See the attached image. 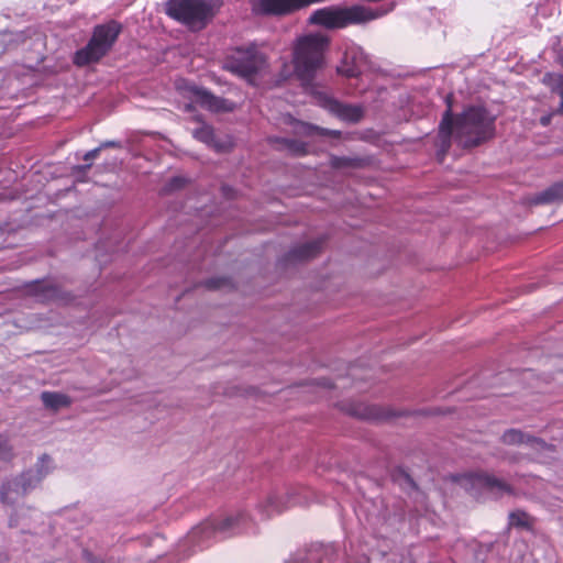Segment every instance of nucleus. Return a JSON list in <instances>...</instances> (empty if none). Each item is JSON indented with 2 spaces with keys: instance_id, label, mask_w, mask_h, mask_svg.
<instances>
[{
  "instance_id": "obj_37",
  "label": "nucleus",
  "mask_w": 563,
  "mask_h": 563,
  "mask_svg": "<svg viewBox=\"0 0 563 563\" xmlns=\"http://www.w3.org/2000/svg\"><path fill=\"white\" fill-rule=\"evenodd\" d=\"M316 383L319 386H322V387L329 388V389L333 388V386H334L333 383L331 382V379L324 378V377L316 379Z\"/></svg>"
},
{
  "instance_id": "obj_1",
  "label": "nucleus",
  "mask_w": 563,
  "mask_h": 563,
  "mask_svg": "<svg viewBox=\"0 0 563 563\" xmlns=\"http://www.w3.org/2000/svg\"><path fill=\"white\" fill-rule=\"evenodd\" d=\"M329 36L310 33L299 36L292 46L294 74L305 89H312L319 71L325 67Z\"/></svg>"
},
{
  "instance_id": "obj_6",
  "label": "nucleus",
  "mask_w": 563,
  "mask_h": 563,
  "mask_svg": "<svg viewBox=\"0 0 563 563\" xmlns=\"http://www.w3.org/2000/svg\"><path fill=\"white\" fill-rule=\"evenodd\" d=\"M267 59L256 45L252 44L246 47H235L225 57L223 68L245 80L250 84L254 82V78L266 68Z\"/></svg>"
},
{
  "instance_id": "obj_3",
  "label": "nucleus",
  "mask_w": 563,
  "mask_h": 563,
  "mask_svg": "<svg viewBox=\"0 0 563 563\" xmlns=\"http://www.w3.org/2000/svg\"><path fill=\"white\" fill-rule=\"evenodd\" d=\"M250 520L249 514L243 510L223 517L209 518L190 530L184 547H191L195 552L196 549L202 550L210 547L213 541L244 533Z\"/></svg>"
},
{
  "instance_id": "obj_33",
  "label": "nucleus",
  "mask_w": 563,
  "mask_h": 563,
  "mask_svg": "<svg viewBox=\"0 0 563 563\" xmlns=\"http://www.w3.org/2000/svg\"><path fill=\"white\" fill-rule=\"evenodd\" d=\"M82 559L87 563H104V561L101 558L96 556L92 552H90L88 550L82 551Z\"/></svg>"
},
{
  "instance_id": "obj_5",
  "label": "nucleus",
  "mask_w": 563,
  "mask_h": 563,
  "mask_svg": "<svg viewBox=\"0 0 563 563\" xmlns=\"http://www.w3.org/2000/svg\"><path fill=\"white\" fill-rule=\"evenodd\" d=\"M380 13L362 5L327 7L312 12L309 23L328 30L343 29L351 24H363L378 18Z\"/></svg>"
},
{
  "instance_id": "obj_2",
  "label": "nucleus",
  "mask_w": 563,
  "mask_h": 563,
  "mask_svg": "<svg viewBox=\"0 0 563 563\" xmlns=\"http://www.w3.org/2000/svg\"><path fill=\"white\" fill-rule=\"evenodd\" d=\"M495 115L483 106H468L455 115L452 140L465 150L477 147L495 136Z\"/></svg>"
},
{
  "instance_id": "obj_25",
  "label": "nucleus",
  "mask_w": 563,
  "mask_h": 563,
  "mask_svg": "<svg viewBox=\"0 0 563 563\" xmlns=\"http://www.w3.org/2000/svg\"><path fill=\"white\" fill-rule=\"evenodd\" d=\"M390 479L407 494L419 490L416 481L401 466H396L390 471Z\"/></svg>"
},
{
  "instance_id": "obj_17",
  "label": "nucleus",
  "mask_w": 563,
  "mask_h": 563,
  "mask_svg": "<svg viewBox=\"0 0 563 563\" xmlns=\"http://www.w3.org/2000/svg\"><path fill=\"white\" fill-rule=\"evenodd\" d=\"M325 107L331 113L349 123H358L364 117V108L360 104L344 103L336 99L328 98Z\"/></svg>"
},
{
  "instance_id": "obj_14",
  "label": "nucleus",
  "mask_w": 563,
  "mask_h": 563,
  "mask_svg": "<svg viewBox=\"0 0 563 563\" xmlns=\"http://www.w3.org/2000/svg\"><path fill=\"white\" fill-rule=\"evenodd\" d=\"M294 489H287L285 492H273L271 493L265 501L257 505L258 511L265 519L269 518L273 514H280L285 509L296 505L297 497Z\"/></svg>"
},
{
  "instance_id": "obj_21",
  "label": "nucleus",
  "mask_w": 563,
  "mask_h": 563,
  "mask_svg": "<svg viewBox=\"0 0 563 563\" xmlns=\"http://www.w3.org/2000/svg\"><path fill=\"white\" fill-rule=\"evenodd\" d=\"M346 411L353 417L365 420H383L395 416V413L386 411L379 406L365 404H351L347 406Z\"/></svg>"
},
{
  "instance_id": "obj_20",
  "label": "nucleus",
  "mask_w": 563,
  "mask_h": 563,
  "mask_svg": "<svg viewBox=\"0 0 563 563\" xmlns=\"http://www.w3.org/2000/svg\"><path fill=\"white\" fill-rule=\"evenodd\" d=\"M192 135L196 140L207 144L218 153L229 152L232 145L229 141L218 140L213 128L207 123H202L199 128L195 129Z\"/></svg>"
},
{
  "instance_id": "obj_7",
  "label": "nucleus",
  "mask_w": 563,
  "mask_h": 563,
  "mask_svg": "<svg viewBox=\"0 0 563 563\" xmlns=\"http://www.w3.org/2000/svg\"><path fill=\"white\" fill-rule=\"evenodd\" d=\"M51 457L47 454H43L38 459V463L36 464V470H27L16 476L15 478L4 483L1 486V500L4 504L12 505L15 501V498L12 496L13 494L18 496H24L31 489L35 488L36 485L43 479V477L48 473V471H44V464L49 463Z\"/></svg>"
},
{
  "instance_id": "obj_13",
  "label": "nucleus",
  "mask_w": 563,
  "mask_h": 563,
  "mask_svg": "<svg viewBox=\"0 0 563 563\" xmlns=\"http://www.w3.org/2000/svg\"><path fill=\"white\" fill-rule=\"evenodd\" d=\"M465 481L472 487L485 489L496 498H499L505 494H514V488L508 483L485 472L468 474L465 476Z\"/></svg>"
},
{
  "instance_id": "obj_30",
  "label": "nucleus",
  "mask_w": 563,
  "mask_h": 563,
  "mask_svg": "<svg viewBox=\"0 0 563 563\" xmlns=\"http://www.w3.org/2000/svg\"><path fill=\"white\" fill-rule=\"evenodd\" d=\"M509 526L529 529V515L523 510L511 511L509 514Z\"/></svg>"
},
{
  "instance_id": "obj_18",
  "label": "nucleus",
  "mask_w": 563,
  "mask_h": 563,
  "mask_svg": "<svg viewBox=\"0 0 563 563\" xmlns=\"http://www.w3.org/2000/svg\"><path fill=\"white\" fill-rule=\"evenodd\" d=\"M109 51L110 48L91 36L87 45L76 52L74 62L78 66L96 63L100 60Z\"/></svg>"
},
{
  "instance_id": "obj_36",
  "label": "nucleus",
  "mask_w": 563,
  "mask_h": 563,
  "mask_svg": "<svg viewBox=\"0 0 563 563\" xmlns=\"http://www.w3.org/2000/svg\"><path fill=\"white\" fill-rule=\"evenodd\" d=\"M92 164L88 163L85 165H77L73 167L75 174H85L87 170L91 168Z\"/></svg>"
},
{
  "instance_id": "obj_15",
  "label": "nucleus",
  "mask_w": 563,
  "mask_h": 563,
  "mask_svg": "<svg viewBox=\"0 0 563 563\" xmlns=\"http://www.w3.org/2000/svg\"><path fill=\"white\" fill-rule=\"evenodd\" d=\"M336 551L332 545L311 544L298 550L286 563H333Z\"/></svg>"
},
{
  "instance_id": "obj_22",
  "label": "nucleus",
  "mask_w": 563,
  "mask_h": 563,
  "mask_svg": "<svg viewBox=\"0 0 563 563\" xmlns=\"http://www.w3.org/2000/svg\"><path fill=\"white\" fill-rule=\"evenodd\" d=\"M294 134L297 136L303 137H314V136H333L339 139L341 136V131L330 130L325 128H321L319 125L305 122L301 120L294 119L292 120Z\"/></svg>"
},
{
  "instance_id": "obj_19",
  "label": "nucleus",
  "mask_w": 563,
  "mask_h": 563,
  "mask_svg": "<svg viewBox=\"0 0 563 563\" xmlns=\"http://www.w3.org/2000/svg\"><path fill=\"white\" fill-rule=\"evenodd\" d=\"M41 33L38 29L34 25H30L24 30L12 32V31H2L0 32V41L3 44V51L15 48L20 45L25 44L27 40H32L33 37H40Z\"/></svg>"
},
{
  "instance_id": "obj_31",
  "label": "nucleus",
  "mask_w": 563,
  "mask_h": 563,
  "mask_svg": "<svg viewBox=\"0 0 563 563\" xmlns=\"http://www.w3.org/2000/svg\"><path fill=\"white\" fill-rule=\"evenodd\" d=\"M202 286L208 290H218L224 287H231L232 280L229 277L220 276V277H211L202 282Z\"/></svg>"
},
{
  "instance_id": "obj_12",
  "label": "nucleus",
  "mask_w": 563,
  "mask_h": 563,
  "mask_svg": "<svg viewBox=\"0 0 563 563\" xmlns=\"http://www.w3.org/2000/svg\"><path fill=\"white\" fill-rule=\"evenodd\" d=\"M452 95L446 96V110L442 114V119L439 124L438 135L435 140L437 157L440 161H442L445 157V155L449 153L452 146L453 123L455 120V117L452 111Z\"/></svg>"
},
{
  "instance_id": "obj_26",
  "label": "nucleus",
  "mask_w": 563,
  "mask_h": 563,
  "mask_svg": "<svg viewBox=\"0 0 563 563\" xmlns=\"http://www.w3.org/2000/svg\"><path fill=\"white\" fill-rule=\"evenodd\" d=\"M41 400L46 409L53 411L67 408L71 404L69 396L57 391H43L41 394Z\"/></svg>"
},
{
  "instance_id": "obj_4",
  "label": "nucleus",
  "mask_w": 563,
  "mask_h": 563,
  "mask_svg": "<svg viewBox=\"0 0 563 563\" xmlns=\"http://www.w3.org/2000/svg\"><path fill=\"white\" fill-rule=\"evenodd\" d=\"M222 4V0H168L165 13L191 32H199L213 20Z\"/></svg>"
},
{
  "instance_id": "obj_24",
  "label": "nucleus",
  "mask_w": 563,
  "mask_h": 563,
  "mask_svg": "<svg viewBox=\"0 0 563 563\" xmlns=\"http://www.w3.org/2000/svg\"><path fill=\"white\" fill-rule=\"evenodd\" d=\"M120 31L121 25L115 21H111L107 24L97 25L92 36L111 49Z\"/></svg>"
},
{
  "instance_id": "obj_11",
  "label": "nucleus",
  "mask_w": 563,
  "mask_h": 563,
  "mask_svg": "<svg viewBox=\"0 0 563 563\" xmlns=\"http://www.w3.org/2000/svg\"><path fill=\"white\" fill-rule=\"evenodd\" d=\"M187 91L197 104L208 111L214 113H227L232 112L235 109V103L233 101L218 97L203 87L191 85L188 86Z\"/></svg>"
},
{
  "instance_id": "obj_41",
  "label": "nucleus",
  "mask_w": 563,
  "mask_h": 563,
  "mask_svg": "<svg viewBox=\"0 0 563 563\" xmlns=\"http://www.w3.org/2000/svg\"><path fill=\"white\" fill-rule=\"evenodd\" d=\"M9 525H10V527H15L16 526L15 520L13 519V517L10 518Z\"/></svg>"
},
{
  "instance_id": "obj_8",
  "label": "nucleus",
  "mask_w": 563,
  "mask_h": 563,
  "mask_svg": "<svg viewBox=\"0 0 563 563\" xmlns=\"http://www.w3.org/2000/svg\"><path fill=\"white\" fill-rule=\"evenodd\" d=\"M369 68L371 62L364 49L361 46L352 45L346 47L336 71L347 78H357Z\"/></svg>"
},
{
  "instance_id": "obj_27",
  "label": "nucleus",
  "mask_w": 563,
  "mask_h": 563,
  "mask_svg": "<svg viewBox=\"0 0 563 563\" xmlns=\"http://www.w3.org/2000/svg\"><path fill=\"white\" fill-rule=\"evenodd\" d=\"M276 143L294 157H302L309 154V144L307 142L297 139L277 137Z\"/></svg>"
},
{
  "instance_id": "obj_42",
  "label": "nucleus",
  "mask_w": 563,
  "mask_h": 563,
  "mask_svg": "<svg viewBox=\"0 0 563 563\" xmlns=\"http://www.w3.org/2000/svg\"><path fill=\"white\" fill-rule=\"evenodd\" d=\"M222 190L225 195H228V191L230 190V188L228 186H223L222 187Z\"/></svg>"
},
{
  "instance_id": "obj_39",
  "label": "nucleus",
  "mask_w": 563,
  "mask_h": 563,
  "mask_svg": "<svg viewBox=\"0 0 563 563\" xmlns=\"http://www.w3.org/2000/svg\"><path fill=\"white\" fill-rule=\"evenodd\" d=\"M8 441L7 438L0 434V456L8 452Z\"/></svg>"
},
{
  "instance_id": "obj_9",
  "label": "nucleus",
  "mask_w": 563,
  "mask_h": 563,
  "mask_svg": "<svg viewBox=\"0 0 563 563\" xmlns=\"http://www.w3.org/2000/svg\"><path fill=\"white\" fill-rule=\"evenodd\" d=\"M27 295L35 297L40 302H68L74 299V296L64 290L57 284L35 279L25 285Z\"/></svg>"
},
{
  "instance_id": "obj_38",
  "label": "nucleus",
  "mask_w": 563,
  "mask_h": 563,
  "mask_svg": "<svg viewBox=\"0 0 563 563\" xmlns=\"http://www.w3.org/2000/svg\"><path fill=\"white\" fill-rule=\"evenodd\" d=\"M553 115H554L553 112L542 115L540 118V124L542 126H549L551 124Z\"/></svg>"
},
{
  "instance_id": "obj_40",
  "label": "nucleus",
  "mask_w": 563,
  "mask_h": 563,
  "mask_svg": "<svg viewBox=\"0 0 563 563\" xmlns=\"http://www.w3.org/2000/svg\"><path fill=\"white\" fill-rule=\"evenodd\" d=\"M561 97V102L558 108L553 111L554 115H563V95Z\"/></svg>"
},
{
  "instance_id": "obj_23",
  "label": "nucleus",
  "mask_w": 563,
  "mask_h": 563,
  "mask_svg": "<svg viewBox=\"0 0 563 563\" xmlns=\"http://www.w3.org/2000/svg\"><path fill=\"white\" fill-rule=\"evenodd\" d=\"M563 201V181H556L528 199L529 205H552Z\"/></svg>"
},
{
  "instance_id": "obj_16",
  "label": "nucleus",
  "mask_w": 563,
  "mask_h": 563,
  "mask_svg": "<svg viewBox=\"0 0 563 563\" xmlns=\"http://www.w3.org/2000/svg\"><path fill=\"white\" fill-rule=\"evenodd\" d=\"M500 441L506 445H521L526 444L538 451L553 452L555 446L545 442L543 439L526 433L519 429L506 430Z\"/></svg>"
},
{
  "instance_id": "obj_32",
  "label": "nucleus",
  "mask_w": 563,
  "mask_h": 563,
  "mask_svg": "<svg viewBox=\"0 0 563 563\" xmlns=\"http://www.w3.org/2000/svg\"><path fill=\"white\" fill-rule=\"evenodd\" d=\"M187 184V179L181 176L172 177L162 188L163 194L169 195L183 189Z\"/></svg>"
},
{
  "instance_id": "obj_34",
  "label": "nucleus",
  "mask_w": 563,
  "mask_h": 563,
  "mask_svg": "<svg viewBox=\"0 0 563 563\" xmlns=\"http://www.w3.org/2000/svg\"><path fill=\"white\" fill-rule=\"evenodd\" d=\"M100 151H101V147H100V146H98V147H96V148H93V150H91V151H88V152L84 155V159H85V161H91V159L96 158V157L99 155Z\"/></svg>"
},
{
  "instance_id": "obj_35",
  "label": "nucleus",
  "mask_w": 563,
  "mask_h": 563,
  "mask_svg": "<svg viewBox=\"0 0 563 563\" xmlns=\"http://www.w3.org/2000/svg\"><path fill=\"white\" fill-rule=\"evenodd\" d=\"M99 146L101 147V150L108 148V147H117V148L122 147L121 142H119V141H104Z\"/></svg>"
},
{
  "instance_id": "obj_29",
  "label": "nucleus",
  "mask_w": 563,
  "mask_h": 563,
  "mask_svg": "<svg viewBox=\"0 0 563 563\" xmlns=\"http://www.w3.org/2000/svg\"><path fill=\"white\" fill-rule=\"evenodd\" d=\"M542 84L559 96L563 95V75L559 73H545L542 77Z\"/></svg>"
},
{
  "instance_id": "obj_28",
  "label": "nucleus",
  "mask_w": 563,
  "mask_h": 563,
  "mask_svg": "<svg viewBox=\"0 0 563 563\" xmlns=\"http://www.w3.org/2000/svg\"><path fill=\"white\" fill-rule=\"evenodd\" d=\"M329 164L333 169L361 168L364 165V159L360 157L338 156L332 154L330 155Z\"/></svg>"
},
{
  "instance_id": "obj_10",
  "label": "nucleus",
  "mask_w": 563,
  "mask_h": 563,
  "mask_svg": "<svg viewBox=\"0 0 563 563\" xmlns=\"http://www.w3.org/2000/svg\"><path fill=\"white\" fill-rule=\"evenodd\" d=\"M325 238L320 236L314 240L297 244L285 253L278 261L279 265L287 267L303 263L317 257L323 250Z\"/></svg>"
}]
</instances>
